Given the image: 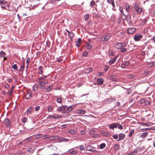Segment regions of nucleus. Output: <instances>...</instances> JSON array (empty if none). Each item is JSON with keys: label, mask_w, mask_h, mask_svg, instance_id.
<instances>
[{"label": "nucleus", "mask_w": 155, "mask_h": 155, "mask_svg": "<svg viewBox=\"0 0 155 155\" xmlns=\"http://www.w3.org/2000/svg\"><path fill=\"white\" fill-rule=\"evenodd\" d=\"M134 9L138 13H140L141 12L142 9L140 7L139 4L137 2H135L134 3Z\"/></svg>", "instance_id": "f03ea898"}, {"label": "nucleus", "mask_w": 155, "mask_h": 155, "mask_svg": "<svg viewBox=\"0 0 155 155\" xmlns=\"http://www.w3.org/2000/svg\"><path fill=\"white\" fill-rule=\"evenodd\" d=\"M82 40L81 38H78L77 41L75 42L76 46L78 47H79L82 44Z\"/></svg>", "instance_id": "6e6552de"}, {"label": "nucleus", "mask_w": 155, "mask_h": 155, "mask_svg": "<svg viewBox=\"0 0 155 155\" xmlns=\"http://www.w3.org/2000/svg\"><path fill=\"white\" fill-rule=\"evenodd\" d=\"M68 133H70V134H76V132L74 130H69L68 132Z\"/></svg>", "instance_id": "72a5a7b5"}, {"label": "nucleus", "mask_w": 155, "mask_h": 155, "mask_svg": "<svg viewBox=\"0 0 155 155\" xmlns=\"http://www.w3.org/2000/svg\"><path fill=\"white\" fill-rule=\"evenodd\" d=\"M40 0H33V2L35 4L38 5L40 4Z\"/></svg>", "instance_id": "e433bc0d"}, {"label": "nucleus", "mask_w": 155, "mask_h": 155, "mask_svg": "<svg viewBox=\"0 0 155 155\" xmlns=\"http://www.w3.org/2000/svg\"><path fill=\"white\" fill-rule=\"evenodd\" d=\"M73 109L72 106H69L67 108V110H65V111L67 113H68L71 112Z\"/></svg>", "instance_id": "5701e85b"}, {"label": "nucleus", "mask_w": 155, "mask_h": 155, "mask_svg": "<svg viewBox=\"0 0 155 155\" xmlns=\"http://www.w3.org/2000/svg\"><path fill=\"white\" fill-rule=\"evenodd\" d=\"M101 134L106 137H109L111 135L110 133L107 132L104 130L101 131Z\"/></svg>", "instance_id": "9b49d317"}, {"label": "nucleus", "mask_w": 155, "mask_h": 155, "mask_svg": "<svg viewBox=\"0 0 155 155\" xmlns=\"http://www.w3.org/2000/svg\"><path fill=\"white\" fill-rule=\"evenodd\" d=\"M125 135L123 134H120L119 135V139L118 140V141H120L122 140H123L125 137Z\"/></svg>", "instance_id": "ddd939ff"}, {"label": "nucleus", "mask_w": 155, "mask_h": 155, "mask_svg": "<svg viewBox=\"0 0 155 155\" xmlns=\"http://www.w3.org/2000/svg\"><path fill=\"white\" fill-rule=\"evenodd\" d=\"M66 31L68 33V36L71 38H72L74 36V33L71 31H69L66 29Z\"/></svg>", "instance_id": "4468645a"}, {"label": "nucleus", "mask_w": 155, "mask_h": 155, "mask_svg": "<svg viewBox=\"0 0 155 155\" xmlns=\"http://www.w3.org/2000/svg\"><path fill=\"white\" fill-rule=\"evenodd\" d=\"M79 148L81 150H83L84 149V147L83 145H80L79 146Z\"/></svg>", "instance_id": "bf43d9fd"}, {"label": "nucleus", "mask_w": 155, "mask_h": 155, "mask_svg": "<svg viewBox=\"0 0 155 155\" xmlns=\"http://www.w3.org/2000/svg\"><path fill=\"white\" fill-rule=\"evenodd\" d=\"M31 97V93L30 92H27V93L25 95V97L26 99H29Z\"/></svg>", "instance_id": "f3484780"}, {"label": "nucleus", "mask_w": 155, "mask_h": 155, "mask_svg": "<svg viewBox=\"0 0 155 155\" xmlns=\"http://www.w3.org/2000/svg\"><path fill=\"white\" fill-rule=\"evenodd\" d=\"M67 106L65 105H63L61 107H59L57 109V110L58 112L62 111L64 109H66Z\"/></svg>", "instance_id": "9d476101"}, {"label": "nucleus", "mask_w": 155, "mask_h": 155, "mask_svg": "<svg viewBox=\"0 0 155 155\" xmlns=\"http://www.w3.org/2000/svg\"><path fill=\"white\" fill-rule=\"evenodd\" d=\"M58 137L57 136H50L48 135H42V139L43 140L49 139L50 140H54L57 139Z\"/></svg>", "instance_id": "f257e3e1"}, {"label": "nucleus", "mask_w": 155, "mask_h": 155, "mask_svg": "<svg viewBox=\"0 0 155 155\" xmlns=\"http://www.w3.org/2000/svg\"><path fill=\"white\" fill-rule=\"evenodd\" d=\"M107 2L109 3H111L113 7H115V4L114 0H107Z\"/></svg>", "instance_id": "393cba45"}, {"label": "nucleus", "mask_w": 155, "mask_h": 155, "mask_svg": "<svg viewBox=\"0 0 155 155\" xmlns=\"http://www.w3.org/2000/svg\"><path fill=\"white\" fill-rule=\"evenodd\" d=\"M43 69V67L42 66H40L38 68V73L39 74H42L43 72L42 70Z\"/></svg>", "instance_id": "6ab92c4d"}, {"label": "nucleus", "mask_w": 155, "mask_h": 155, "mask_svg": "<svg viewBox=\"0 0 155 155\" xmlns=\"http://www.w3.org/2000/svg\"><path fill=\"white\" fill-rule=\"evenodd\" d=\"M155 64V63L154 62H150L149 63V65H150V67H151L152 66L154 65Z\"/></svg>", "instance_id": "13d9d810"}, {"label": "nucleus", "mask_w": 155, "mask_h": 155, "mask_svg": "<svg viewBox=\"0 0 155 155\" xmlns=\"http://www.w3.org/2000/svg\"><path fill=\"white\" fill-rule=\"evenodd\" d=\"M52 107H49L48 108V112H51L52 110Z\"/></svg>", "instance_id": "680f3d73"}, {"label": "nucleus", "mask_w": 155, "mask_h": 155, "mask_svg": "<svg viewBox=\"0 0 155 155\" xmlns=\"http://www.w3.org/2000/svg\"><path fill=\"white\" fill-rule=\"evenodd\" d=\"M111 37V34H107L101 37L100 39L101 41H106L110 39Z\"/></svg>", "instance_id": "7ed1b4c3"}, {"label": "nucleus", "mask_w": 155, "mask_h": 155, "mask_svg": "<svg viewBox=\"0 0 155 155\" xmlns=\"http://www.w3.org/2000/svg\"><path fill=\"white\" fill-rule=\"evenodd\" d=\"M114 149L116 151H117V150H118L119 149V146L117 144H115L114 147Z\"/></svg>", "instance_id": "c85d7f7f"}, {"label": "nucleus", "mask_w": 155, "mask_h": 155, "mask_svg": "<svg viewBox=\"0 0 155 155\" xmlns=\"http://www.w3.org/2000/svg\"><path fill=\"white\" fill-rule=\"evenodd\" d=\"M129 63L128 61H126L125 62V65H126L127 66H128L129 65Z\"/></svg>", "instance_id": "774afa93"}, {"label": "nucleus", "mask_w": 155, "mask_h": 155, "mask_svg": "<svg viewBox=\"0 0 155 155\" xmlns=\"http://www.w3.org/2000/svg\"><path fill=\"white\" fill-rule=\"evenodd\" d=\"M68 152L70 154L72 155L76 154L78 152L76 150H74V148L70 149L68 151Z\"/></svg>", "instance_id": "1a4fd4ad"}, {"label": "nucleus", "mask_w": 155, "mask_h": 155, "mask_svg": "<svg viewBox=\"0 0 155 155\" xmlns=\"http://www.w3.org/2000/svg\"><path fill=\"white\" fill-rule=\"evenodd\" d=\"M151 103V102L150 101L146 100V102H145V104L146 105H149Z\"/></svg>", "instance_id": "58836bf2"}, {"label": "nucleus", "mask_w": 155, "mask_h": 155, "mask_svg": "<svg viewBox=\"0 0 155 155\" xmlns=\"http://www.w3.org/2000/svg\"><path fill=\"white\" fill-rule=\"evenodd\" d=\"M57 101L58 103H61L62 100L61 98L59 97L57 98Z\"/></svg>", "instance_id": "5fc2aeb1"}, {"label": "nucleus", "mask_w": 155, "mask_h": 155, "mask_svg": "<svg viewBox=\"0 0 155 155\" xmlns=\"http://www.w3.org/2000/svg\"><path fill=\"white\" fill-rule=\"evenodd\" d=\"M117 127V124H113L110 126L109 128L111 129H113L114 128H116Z\"/></svg>", "instance_id": "b1692460"}, {"label": "nucleus", "mask_w": 155, "mask_h": 155, "mask_svg": "<svg viewBox=\"0 0 155 155\" xmlns=\"http://www.w3.org/2000/svg\"><path fill=\"white\" fill-rule=\"evenodd\" d=\"M7 3V1L4 0H0V4L4 5Z\"/></svg>", "instance_id": "f704fd0d"}, {"label": "nucleus", "mask_w": 155, "mask_h": 155, "mask_svg": "<svg viewBox=\"0 0 155 155\" xmlns=\"http://www.w3.org/2000/svg\"><path fill=\"white\" fill-rule=\"evenodd\" d=\"M110 77L111 78H112V81H118V79L117 78H113V75H110Z\"/></svg>", "instance_id": "a19ab883"}, {"label": "nucleus", "mask_w": 155, "mask_h": 155, "mask_svg": "<svg viewBox=\"0 0 155 155\" xmlns=\"http://www.w3.org/2000/svg\"><path fill=\"white\" fill-rule=\"evenodd\" d=\"M113 99L112 98H109L107 99L106 101L107 103H109L111 102L112 101Z\"/></svg>", "instance_id": "864d4df0"}, {"label": "nucleus", "mask_w": 155, "mask_h": 155, "mask_svg": "<svg viewBox=\"0 0 155 155\" xmlns=\"http://www.w3.org/2000/svg\"><path fill=\"white\" fill-rule=\"evenodd\" d=\"M119 10H120V12H122V14H124V12L123 11V8L122 7H120L119 8Z\"/></svg>", "instance_id": "e2e57ef3"}, {"label": "nucleus", "mask_w": 155, "mask_h": 155, "mask_svg": "<svg viewBox=\"0 0 155 155\" xmlns=\"http://www.w3.org/2000/svg\"><path fill=\"white\" fill-rule=\"evenodd\" d=\"M40 108V106H37L35 107V110L36 111H38L39 110Z\"/></svg>", "instance_id": "6e6d98bb"}, {"label": "nucleus", "mask_w": 155, "mask_h": 155, "mask_svg": "<svg viewBox=\"0 0 155 155\" xmlns=\"http://www.w3.org/2000/svg\"><path fill=\"white\" fill-rule=\"evenodd\" d=\"M143 37V36L142 35L137 34L134 36V39L135 41H138L142 38Z\"/></svg>", "instance_id": "423d86ee"}, {"label": "nucleus", "mask_w": 155, "mask_h": 155, "mask_svg": "<svg viewBox=\"0 0 155 155\" xmlns=\"http://www.w3.org/2000/svg\"><path fill=\"white\" fill-rule=\"evenodd\" d=\"M134 130H131V131L130 133V134H129V137H131L132 136V135L134 134Z\"/></svg>", "instance_id": "a18cd8bd"}, {"label": "nucleus", "mask_w": 155, "mask_h": 155, "mask_svg": "<svg viewBox=\"0 0 155 155\" xmlns=\"http://www.w3.org/2000/svg\"><path fill=\"white\" fill-rule=\"evenodd\" d=\"M27 120V118L26 117L24 118L22 120V122L24 123H25Z\"/></svg>", "instance_id": "4d7b16f0"}, {"label": "nucleus", "mask_w": 155, "mask_h": 155, "mask_svg": "<svg viewBox=\"0 0 155 155\" xmlns=\"http://www.w3.org/2000/svg\"><path fill=\"white\" fill-rule=\"evenodd\" d=\"M136 31V29L134 28H130L128 29L127 33L129 34H132L134 33Z\"/></svg>", "instance_id": "0eeeda50"}, {"label": "nucleus", "mask_w": 155, "mask_h": 155, "mask_svg": "<svg viewBox=\"0 0 155 155\" xmlns=\"http://www.w3.org/2000/svg\"><path fill=\"white\" fill-rule=\"evenodd\" d=\"M32 138L31 137H29L26 139L27 142H29L32 140Z\"/></svg>", "instance_id": "3c124183"}, {"label": "nucleus", "mask_w": 155, "mask_h": 155, "mask_svg": "<svg viewBox=\"0 0 155 155\" xmlns=\"http://www.w3.org/2000/svg\"><path fill=\"white\" fill-rule=\"evenodd\" d=\"M42 135L41 134H38L36 136V138L38 139H39L40 138H42Z\"/></svg>", "instance_id": "de8ad7c7"}, {"label": "nucleus", "mask_w": 155, "mask_h": 155, "mask_svg": "<svg viewBox=\"0 0 155 155\" xmlns=\"http://www.w3.org/2000/svg\"><path fill=\"white\" fill-rule=\"evenodd\" d=\"M113 138L115 139H117L118 138V136L117 135H114L113 136Z\"/></svg>", "instance_id": "052dcab7"}, {"label": "nucleus", "mask_w": 155, "mask_h": 155, "mask_svg": "<svg viewBox=\"0 0 155 155\" xmlns=\"http://www.w3.org/2000/svg\"><path fill=\"white\" fill-rule=\"evenodd\" d=\"M5 55V52L3 51H1L0 52V57H3Z\"/></svg>", "instance_id": "473e14b6"}, {"label": "nucleus", "mask_w": 155, "mask_h": 155, "mask_svg": "<svg viewBox=\"0 0 155 155\" xmlns=\"http://www.w3.org/2000/svg\"><path fill=\"white\" fill-rule=\"evenodd\" d=\"M86 112L85 110H84L78 109L76 110V113L80 114H84Z\"/></svg>", "instance_id": "f8f14e48"}, {"label": "nucleus", "mask_w": 155, "mask_h": 155, "mask_svg": "<svg viewBox=\"0 0 155 155\" xmlns=\"http://www.w3.org/2000/svg\"><path fill=\"white\" fill-rule=\"evenodd\" d=\"M117 127L120 130H122L123 129L122 126L120 124L117 123Z\"/></svg>", "instance_id": "c03bdc74"}, {"label": "nucleus", "mask_w": 155, "mask_h": 155, "mask_svg": "<svg viewBox=\"0 0 155 155\" xmlns=\"http://www.w3.org/2000/svg\"><path fill=\"white\" fill-rule=\"evenodd\" d=\"M125 7L126 8V10L128 12H129L130 10V7L128 4H127L125 5Z\"/></svg>", "instance_id": "bb28decb"}, {"label": "nucleus", "mask_w": 155, "mask_h": 155, "mask_svg": "<svg viewBox=\"0 0 155 155\" xmlns=\"http://www.w3.org/2000/svg\"><path fill=\"white\" fill-rule=\"evenodd\" d=\"M126 51V48H123L121 50V52H122L124 53Z\"/></svg>", "instance_id": "0e129e2a"}, {"label": "nucleus", "mask_w": 155, "mask_h": 155, "mask_svg": "<svg viewBox=\"0 0 155 155\" xmlns=\"http://www.w3.org/2000/svg\"><path fill=\"white\" fill-rule=\"evenodd\" d=\"M60 141L61 142H69V140L68 139L65 138L64 137H62L60 139Z\"/></svg>", "instance_id": "a878e982"}, {"label": "nucleus", "mask_w": 155, "mask_h": 155, "mask_svg": "<svg viewBox=\"0 0 155 155\" xmlns=\"http://www.w3.org/2000/svg\"><path fill=\"white\" fill-rule=\"evenodd\" d=\"M127 44L126 43H122V48L123 47H125L126 46Z\"/></svg>", "instance_id": "338daca9"}, {"label": "nucleus", "mask_w": 155, "mask_h": 155, "mask_svg": "<svg viewBox=\"0 0 155 155\" xmlns=\"http://www.w3.org/2000/svg\"><path fill=\"white\" fill-rule=\"evenodd\" d=\"M116 57H115L114 58L111 59L108 62L109 64L110 65H111L114 64L116 61Z\"/></svg>", "instance_id": "dca6fc26"}, {"label": "nucleus", "mask_w": 155, "mask_h": 155, "mask_svg": "<svg viewBox=\"0 0 155 155\" xmlns=\"http://www.w3.org/2000/svg\"><path fill=\"white\" fill-rule=\"evenodd\" d=\"M38 89V84H35L33 87V90L34 91H37Z\"/></svg>", "instance_id": "c756f323"}, {"label": "nucleus", "mask_w": 155, "mask_h": 155, "mask_svg": "<svg viewBox=\"0 0 155 155\" xmlns=\"http://www.w3.org/2000/svg\"><path fill=\"white\" fill-rule=\"evenodd\" d=\"M48 75H42V76L38 78V80H45L47 78V76Z\"/></svg>", "instance_id": "4be33fe9"}, {"label": "nucleus", "mask_w": 155, "mask_h": 155, "mask_svg": "<svg viewBox=\"0 0 155 155\" xmlns=\"http://www.w3.org/2000/svg\"><path fill=\"white\" fill-rule=\"evenodd\" d=\"M55 119H57L58 118H60L61 117V115H60V116L58 115H54Z\"/></svg>", "instance_id": "09e8293b"}, {"label": "nucleus", "mask_w": 155, "mask_h": 155, "mask_svg": "<svg viewBox=\"0 0 155 155\" xmlns=\"http://www.w3.org/2000/svg\"><path fill=\"white\" fill-rule=\"evenodd\" d=\"M95 4V2L94 1H92L91 2L90 6L91 7H93Z\"/></svg>", "instance_id": "4c0bfd02"}, {"label": "nucleus", "mask_w": 155, "mask_h": 155, "mask_svg": "<svg viewBox=\"0 0 155 155\" xmlns=\"http://www.w3.org/2000/svg\"><path fill=\"white\" fill-rule=\"evenodd\" d=\"M52 87L51 86H49L46 89V91L47 92H49L52 89Z\"/></svg>", "instance_id": "49530a36"}, {"label": "nucleus", "mask_w": 155, "mask_h": 155, "mask_svg": "<svg viewBox=\"0 0 155 155\" xmlns=\"http://www.w3.org/2000/svg\"><path fill=\"white\" fill-rule=\"evenodd\" d=\"M4 124L5 126L8 127H10L11 124V122L9 119L6 118L4 120Z\"/></svg>", "instance_id": "39448f33"}, {"label": "nucleus", "mask_w": 155, "mask_h": 155, "mask_svg": "<svg viewBox=\"0 0 155 155\" xmlns=\"http://www.w3.org/2000/svg\"><path fill=\"white\" fill-rule=\"evenodd\" d=\"M148 135V133L147 132H145L143 133L142 134L140 135V137L142 138H143L144 137H147Z\"/></svg>", "instance_id": "cd10ccee"}, {"label": "nucleus", "mask_w": 155, "mask_h": 155, "mask_svg": "<svg viewBox=\"0 0 155 155\" xmlns=\"http://www.w3.org/2000/svg\"><path fill=\"white\" fill-rule=\"evenodd\" d=\"M137 152V150H135L130 153V155H134L136 154Z\"/></svg>", "instance_id": "ea45409f"}, {"label": "nucleus", "mask_w": 155, "mask_h": 155, "mask_svg": "<svg viewBox=\"0 0 155 155\" xmlns=\"http://www.w3.org/2000/svg\"><path fill=\"white\" fill-rule=\"evenodd\" d=\"M12 68L16 70H18L16 64H14L12 66Z\"/></svg>", "instance_id": "37998d69"}, {"label": "nucleus", "mask_w": 155, "mask_h": 155, "mask_svg": "<svg viewBox=\"0 0 155 155\" xmlns=\"http://www.w3.org/2000/svg\"><path fill=\"white\" fill-rule=\"evenodd\" d=\"M86 46L87 47V49L88 50H90L92 48V45H90L89 43H86Z\"/></svg>", "instance_id": "7c9ffc66"}, {"label": "nucleus", "mask_w": 155, "mask_h": 155, "mask_svg": "<svg viewBox=\"0 0 155 155\" xmlns=\"http://www.w3.org/2000/svg\"><path fill=\"white\" fill-rule=\"evenodd\" d=\"M146 102V100L145 99H141L140 100V103L141 104H143L145 103Z\"/></svg>", "instance_id": "603ef678"}, {"label": "nucleus", "mask_w": 155, "mask_h": 155, "mask_svg": "<svg viewBox=\"0 0 155 155\" xmlns=\"http://www.w3.org/2000/svg\"><path fill=\"white\" fill-rule=\"evenodd\" d=\"M38 84L39 85V88L41 89H45V82L41 80H39L38 82Z\"/></svg>", "instance_id": "20e7f679"}, {"label": "nucleus", "mask_w": 155, "mask_h": 155, "mask_svg": "<svg viewBox=\"0 0 155 155\" xmlns=\"http://www.w3.org/2000/svg\"><path fill=\"white\" fill-rule=\"evenodd\" d=\"M97 82L99 85H101L103 84L104 81L102 78H99L97 79Z\"/></svg>", "instance_id": "2eb2a0df"}, {"label": "nucleus", "mask_w": 155, "mask_h": 155, "mask_svg": "<svg viewBox=\"0 0 155 155\" xmlns=\"http://www.w3.org/2000/svg\"><path fill=\"white\" fill-rule=\"evenodd\" d=\"M115 48L117 49H121L122 48V43H117V45L115 46Z\"/></svg>", "instance_id": "a211bd4d"}, {"label": "nucleus", "mask_w": 155, "mask_h": 155, "mask_svg": "<svg viewBox=\"0 0 155 155\" xmlns=\"http://www.w3.org/2000/svg\"><path fill=\"white\" fill-rule=\"evenodd\" d=\"M105 146H106L105 144L104 143H103L101 144L100 145V147L101 149H103L105 147Z\"/></svg>", "instance_id": "79ce46f5"}, {"label": "nucleus", "mask_w": 155, "mask_h": 155, "mask_svg": "<svg viewBox=\"0 0 155 155\" xmlns=\"http://www.w3.org/2000/svg\"><path fill=\"white\" fill-rule=\"evenodd\" d=\"M32 109L33 108L31 107L29 108L27 110V114L29 115L31 114Z\"/></svg>", "instance_id": "412c9836"}, {"label": "nucleus", "mask_w": 155, "mask_h": 155, "mask_svg": "<svg viewBox=\"0 0 155 155\" xmlns=\"http://www.w3.org/2000/svg\"><path fill=\"white\" fill-rule=\"evenodd\" d=\"M89 18V16L88 14H86L84 16V18L85 21L88 19Z\"/></svg>", "instance_id": "c9c22d12"}, {"label": "nucleus", "mask_w": 155, "mask_h": 155, "mask_svg": "<svg viewBox=\"0 0 155 155\" xmlns=\"http://www.w3.org/2000/svg\"><path fill=\"white\" fill-rule=\"evenodd\" d=\"M87 52L85 51L83 55L85 57L87 55Z\"/></svg>", "instance_id": "69168bd1"}, {"label": "nucleus", "mask_w": 155, "mask_h": 155, "mask_svg": "<svg viewBox=\"0 0 155 155\" xmlns=\"http://www.w3.org/2000/svg\"><path fill=\"white\" fill-rule=\"evenodd\" d=\"M30 61V58L29 57H28L26 59V62L27 63V67L28 68V64L29 63Z\"/></svg>", "instance_id": "8fccbe9b"}, {"label": "nucleus", "mask_w": 155, "mask_h": 155, "mask_svg": "<svg viewBox=\"0 0 155 155\" xmlns=\"http://www.w3.org/2000/svg\"><path fill=\"white\" fill-rule=\"evenodd\" d=\"M84 73L88 74L91 72L92 71V69L91 68H88L85 69L84 70Z\"/></svg>", "instance_id": "aec40b11"}, {"label": "nucleus", "mask_w": 155, "mask_h": 155, "mask_svg": "<svg viewBox=\"0 0 155 155\" xmlns=\"http://www.w3.org/2000/svg\"><path fill=\"white\" fill-rule=\"evenodd\" d=\"M86 149L87 150L92 151L93 150V147L91 146H88L87 147Z\"/></svg>", "instance_id": "2f4dec72"}]
</instances>
